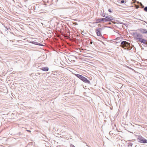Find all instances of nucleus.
Masks as SVG:
<instances>
[{
    "instance_id": "6",
    "label": "nucleus",
    "mask_w": 147,
    "mask_h": 147,
    "mask_svg": "<svg viewBox=\"0 0 147 147\" xmlns=\"http://www.w3.org/2000/svg\"><path fill=\"white\" fill-rule=\"evenodd\" d=\"M134 37L135 38L137 39H139V40L140 39H141L142 37V36L141 34L137 32L134 33Z\"/></svg>"
},
{
    "instance_id": "23",
    "label": "nucleus",
    "mask_w": 147,
    "mask_h": 147,
    "mask_svg": "<svg viewBox=\"0 0 147 147\" xmlns=\"http://www.w3.org/2000/svg\"><path fill=\"white\" fill-rule=\"evenodd\" d=\"M92 43H93L92 41H91L90 42V44H92Z\"/></svg>"
},
{
    "instance_id": "21",
    "label": "nucleus",
    "mask_w": 147,
    "mask_h": 147,
    "mask_svg": "<svg viewBox=\"0 0 147 147\" xmlns=\"http://www.w3.org/2000/svg\"><path fill=\"white\" fill-rule=\"evenodd\" d=\"M121 3H124V0H121Z\"/></svg>"
},
{
    "instance_id": "24",
    "label": "nucleus",
    "mask_w": 147,
    "mask_h": 147,
    "mask_svg": "<svg viewBox=\"0 0 147 147\" xmlns=\"http://www.w3.org/2000/svg\"><path fill=\"white\" fill-rule=\"evenodd\" d=\"M27 131H29V132H31V131H30V130H27Z\"/></svg>"
},
{
    "instance_id": "9",
    "label": "nucleus",
    "mask_w": 147,
    "mask_h": 147,
    "mask_svg": "<svg viewBox=\"0 0 147 147\" xmlns=\"http://www.w3.org/2000/svg\"><path fill=\"white\" fill-rule=\"evenodd\" d=\"M96 23H100L102 21L106 22L107 20L105 18H102L100 19H98L96 20Z\"/></svg>"
},
{
    "instance_id": "4",
    "label": "nucleus",
    "mask_w": 147,
    "mask_h": 147,
    "mask_svg": "<svg viewBox=\"0 0 147 147\" xmlns=\"http://www.w3.org/2000/svg\"><path fill=\"white\" fill-rule=\"evenodd\" d=\"M105 28L104 27H102L101 28H97L96 29V32L97 34V35L98 36H100L101 38L100 39H102L103 38V37L102 36L101 32L103 30H104Z\"/></svg>"
},
{
    "instance_id": "25",
    "label": "nucleus",
    "mask_w": 147,
    "mask_h": 147,
    "mask_svg": "<svg viewBox=\"0 0 147 147\" xmlns=\"http://www.w3.org/2000/svg\"><path fill=\"white\" fill-rule=\"evenodd\" d=\"M37 74H40V73H39V72H37Z\"/></svg>"
},
{
    "instance_id": "3",
    "label": "nucleus",
    "mask_w": 147,
    "mask_h": 147,
    "mask_svg": "<svg viewBox=\"0 0 147 147\" xmlns=\"http://www.w3.org/2000/svg\"><path fill=\"white\" fill-rule=\"evenodd\" d=\"M120 46L122 48L127 47L128 49L129 50H130L132 48L130 46V43L125 41H123L121 42Z\"/></svg>"
},
{
    "instance_id": "22",
    "label": "nucleus",
    "mask_w": 147,
    "mask_h": 147,
    "mask_svg": "<svg viewBox=\"0 0 147 147\" xmlns=\"http://www.w3.org/2000/svg\"><path fill=\"white\" fill-rule=\"evenodd\" d=\"M108 11L110 12H112L111 10L110 9H108Z\"/></svg>"
},
{
    "instance_id": "18",
    "label": "nucleus",
    "mask_w": 147,
    "mask_h": 147,
    "mask_svg": "<svg viewBox=\"0 0 147 147\" xmlns=\"http://www.w3.org/2000/svg\"><path fill=\"white\" fill-rule=\"evenodd\" d=\"M32 43L35 45H37V42L33 41Z\"/></svg>"
},
{
    "instance_id": "14",
    "label": "nucleus",
    "mask_w": 147,
    "mask_h": 147,
    "mask_svg": "<svg viewBox=\"0 0 147 147\" xmlns=\"http://www.w3.org/2000/svg\"><path fill=\"white\" fill-rule=\"evenodd\" d=\"M128 146L129 147H131L133 144L131 143H128Z\"/></svg>"
},
{
    "instance_id": "12",
    "label": "nucleus",
    "mask_w": 147,
    "mask_h": 147,
    "mask_svg": "<svg viewBox=\"0 0 147 147\" xmlns=\"http://www.w3.org/2000/svg\"><path fill=\"white\" fill-rule=\"evenodd\" d=\"M44 46V45H43L42 43H41L39 42H37V48H38L39 47L38 46Z\"/></svg>"
},
{
    "instance_id": "15",
    "label": "nucleus",
    "mask_w": 147,
    "mask_h": 147,
    "mask_svg": "<svg viewBox=\"0 0 147 147\" xmlns=\"http://www.w3.org/2000/svg\"><path fill=\"white\" fill-rule=\"evenodd\" d=\"M37 64H38V65H37V66H38V65H40V68H41V67H42V65H43L44 64L43 63H37Z\"/></svg>"
},
{
    "instance_id": "29",
    "label": "nucleus",
    "mask_w": 147,
    "mask_h": 147,
    "mask_svg": "<svg viewBox=\"0 0 147 147\" xmlns=\"http://www.w3.org/2000/svg\"><path fill=\"white\" fill-rule=\"evenodd\" d=\"M39 20H41L40 19H39V20H38V21H39Z\"/></svg>"
},
{
    "instance_id": "5",
    "label": "nucleus",
    "mask_w": 147,
    "mask_h": 147,
    "mask_svg": "<svg viewBox=\"0 0 147 147\" xmlns=\"http://www.w3.org/2000/svg\"><path fill=\"white\" fill-rule=\"evenodd\" d=\"M137 140L139 142L142 143H147V140L142 136H139Z\"/></svg>"
},
{
    "instance_id": "10",
    "label": "nucleus",
    "mask_w": 147,
    "mask_h": 147,
    "mask_svg": "<svg viewBox=\"0 0 147 147\" xmlns=\"http://www.w3.org/2000/svg\"><path fill=\"white\" fill-rule=\"evenodd\" d=\"M139 41L142 43H143L144 44L147 45V43H146V40L144 39L141 38L139 40Z\"/></svg>"
},
{
    "instance_id": "7",
    "label": "nucleus",
    "mask_w": 147,
    "mask_h": 147,
    "mask_svg": "<svg viewBox=\"0 0 147 147\" xmlns=\"http://www.w3.org/2000/svg\"><path fill=\"white\" fill-rule=\"evenodd\" d=\"M40 65H38V67H37V69H40L42 71H48L49 70V68L47 67H43L41 68H40Z\"/></svg>"
},
{
    "instance_id": "1",
    "label": "nucleus",
    "mask_w": 147,
    "mask_h": 147,
    "mask_svg": "<svg viewBox=\"0 0 147 147\" xmlns=\"http://www.w3.org/2000/svg\"><path fill=\"white\" fill-rule=\"evenodd\" d=\"M75 75L77 77L80 79L85 83L90 84V81L82 75L78 74H76Z\"/></svg>"
},
{
    "instance_id": "16",
    "label": "nucleus",
    "mask_w": 147,
    "mask_h": 147,
    "mask_svg": "<svg viewBox=\"0 0 147 147\" xmlns=\"http://www.w3.org/2000/svg\"><path fill=\"white\" fill-rule=\"evenodd\" d=\"M144 10L145 11L147 12V7H144Z\"/></svg>"
},
{
    "instance_id": "26",
    "label": "nucleus",
    "mask_w": 147,
    "mask_h": 147,
    "mask_svg": "<svg viewBox=\"0 0 147 147\" xmlns=\"http://www.w3.org/2000/svg\"><path fill=\"white\" fill-rule=\"evenodd\" d=\"M142 6L143 7H144V6L142 4Z\"/></svg>"
},
{
    "instance_id": "28",
    "label": "nucleus",
    "mask_w": 147,
    "mask_h": 147,
    "mask_svg": "<svg viewBox=\"0 0 147 147\" xmlns=\"http://www.w3.org/2000/svg\"><path fill=\"white\" fill-rule=\"evenodd\" d=\"M41 24L42 25H43V24H42V23H41Z\"/></svg>"
},
{
    "instance_id": "2",
    "label": "nucleus",
    "mask_w": 147,
    "mask_h": 147,
    "mask_svg": "<svg viewBox=\"0 0 147 147\" xmlns=\"http://www.w3.org/2000/svg\"><path fill=\"white\" fill-rule=\"evenodd\" d=\"M37 55L39 57L37 59L39 61L44 60L46 57V55L45 53H43L38 50H37Z\"/></svg>"
},
{
    "instance_id": "13",
    "label": "nucleus",
    "mask_w": 147,
    "mask_h": 147,
    "mask_svg": "<svg viewBox=\"0 0 147 147\" xmlns=\"http://www.w3.org/2000/svg\"><path fill=\"white\" fill-rule=\"evenodd\" d=\"M117 22L118 24H124V25H125L124 23L120 21H117Z\"/></svg>"
},
{
    "instance_id": "11",
    "label": "nucleus",
    "mask_w": 147,
    "mask_h": 147,
    "mask_svg": "<svg viewBox=\"0 0 147 147\" xmlns=\"http://www.w3.org/2000/svg\"><path fill=\"white\" fill-rule=\"evenodd\" d=\"M140 31L143 34H146L147 33V30L146 29H144L141 28L140 29Z\"/></svg>"
},
{
    "instance_id": "8",
    "label": "nucleus",
    "mask_w": 147,
    "mask_h": 147,
    "mask_svg": "<svg viewBox=\"0 0 147 147\" xmlns=\"http://www.w3.org/2000/svg\"><path fill=\"white\" fill-rule=\"evenodd\" d=\"M106 18L105 19L107 20L106 22L111 21L113 19V18L112 16L108 15H107V16L106 17Z\"/></svg>"
},
{
    "instance_id": "30",
    "label": "nucleus",
    "mask_w": 147,
    "mask_h": 147,
    "mask_svg": "<svg viewBox=\"0 0 147 147\" xmlns=\"http://www.w3.org/2000/svg\"><path fill=\"white\" fill-rule=\"evenodd\" d=\"M39 71V70H37V71Z\"/></svg>"
},
{
    "instance_id": "19",
    "label": "nucleus",
    "mask_w": 147,
    "mask_h": 147,
    "mask_svg": "<svg viewBox=\"0 0 147 147\" xmlns=\"http://www.w3.org/2000/svg\"><path fill=\"white\" fill-rule=\"evenodd\" d=\"M112 131H110L109 133V134L110 135H113V133H112Z\"/></svg>"
},
{
    "instance_id": "27",
    "label": "nucleus",
    "mask_w": 147,
    "mask_h": 147,
    "mask_svg": "<svg viewBox=\"0 0 147 147\" xmlns=\"http://www.w3.org/2000/svg\"><path fill=\"white\" fill-rule=\"evenodd\" d=\"M5 28H6V29H7V30H8V28H7V27H5Z\"/></svg>"
},
{
    "instance_id": "17",
    "label": "nucleus",
    "mask_w": 147,
    "mask_h": 147,
    "mask_svg": "<svg viewBox=\"0 0 147 147\" xmlns=\"http://www.w3.org/2000/svg\"><path fill=\"white\" fill-rule=\"evenodd\" d=\"M102 16L103 17H105L106 18V17H107V15H106L105 14H102Z\"/></svg>"
},
{
    "instance_id": "20",
    "label": "nucleus",
    "mask_w": 147,
    "mask_h": 147,
    "mask_svg": "<svg viewBox=\"0 0 147 147\" xmlns=\"http://www.w3.org/2000/svg\"><path fill=\"white\" fill-rule=\"evenodd\" d=\"M70 147H75L74 145L72 144H70Z\"/></svg>"
}]
</instances>
